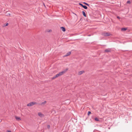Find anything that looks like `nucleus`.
<instances>
[{
    "label": "nucleus",
    "mask_w": 132,
    "mask_h": 132,
    "mask_svg": "<svg viewBox=\"0 0 132 132\" xmlns=\"http://www.w3.org/2000/svg\"><path fill=\"white\" fill-rule=\"evenodd\" d=\"M37 103L35 102H31L28 104H27V106H32L34 104H37Z\"/></svg>",
    "instance_id": "nucleus-1"
},
{
    "label": "nucleus",
    "mask_w": 132,
    "mask_h": 132,
    "mask_svg": "<svg viewBox=\"0 0 132 132\" xmlns=\"http://www.w3.org/2000/svg\"><path fill=\"white\" fill-rule=\"evenodd\" d=\"M102 35L104 36H110L111 34L109 32H104L102 33Z\"/></svg>",
    "instance_id": "nucleus-2"
},
{
    "label": "nucleus",
    "mask_w": 132,
    "mask_h": 132,
    "mask_svg": "<svg viewBox=\"0 0 132 132\" xmlns=\"http://www.w3.org/2000/svg\"><path fill=\"white\" fill-rule=\"evenodd\" d=\"M38 114V115L41 117H44V115L42 114L41 113H39Z\"/></svg>",
    "instance_id": "nucleus-3"
},
{
    "label": "nucleus",
    "mask_w": 132,
    "mask_h": 132,
    "mask_svg": "<svg viewBox=\"0 0 132 132\" xmlns=\"http://www.w3.org/2000/svg\"><path fill=\"white\" fill-rule=\"evenodd\" d=\"M104 52H111L110 49V48L106 49L105 50Z\"/></svg>",
    "instance_id": "nucleus-4"
},
{
    "label": "nucleus",
    "mask_w": 132,
    "mask_h": 132,
    "mask_svg": "<svg viewBox=\"0 0 132 132\" xmlns=\"http://www.w3.org/2000/svg\"><path fill=\"white\" fill-rule=\"evenodd\" d=\"M71 53V52H68L66 54L64 55L63 56L64 57H66L67 56L69 55Z\"/></svg>",
    "instance_id": "nucleus-5"
},
{
    "label": "nucleus",
    "mask_w": 132,
    "mask_h": 132,
    "mask_svg": "<svg viewBox=\"0 0 132 132\" xmlns=\"http://www.w3.org/2000/svg\"><path fill=\"white\" fill-rule=\"evenodd\" d=\"M84 72V71H79L78 74L79 75H80L82 74Z\"/></svg>",
    "instance_id": "nucleus-6"
},
{
    "label": "nucleus",
    "mask_w": 132,
    "mask_h": 132,
    "mask_svg": "<svg viewBox=\"0 0 132 132\" xmlns=\"http://www.w3.org/2000/svg\"><path fill=\"white\" fill-rule=\"evenodd\" d=\"M63 74V72H62V71L57 73V74L58 75L59 77V76H61Z\"/></svg>",
    "instance_id": "nucleus-7"
},
{
    "label": "nucleus",
    "mask_w": 132,
    "mask_h": 132,
    "mask_svg": "<svg viewBox=\"0 0 132 132\" xmlns=\"http://www.w3.org/2000/svg\"><path fill=\"white\" fill-rule=\"evenodd\" d=\"M46 103V101H44V102H42L40 103L39 104L41 105H44Z\"/></svg>",
    "instance_id": "nucleus-8"
},
{
    "label": "nucleus",
    "mask_w": 132,
    "mask_h": 132,
    "mask_svg": "<svg viewBox=\"0 0 132 132\" xmlns=\"http://www.w3.org/2000/svg\"><path fill=\"white\" fill-rule=\"evenodd\" d=\"M60 28L62 30V31H63L64 32L65 31V29L64 27H61Z\"/></svg>",
    "instance_id": "nucleus-9"
},
{
    "label": "nucleus",
    "mask_w": 132,
    "mask_h": 132,
    "mask_svg": "<svg viewBox=\"0 0 132 132\" xmlns=\"http://www.w3.org/2000/svg\"><path fill=\"white\" fill-rule=\"evenodd\" d=\"M59 77V76L57 74L55 76L53 77H52V79H54L55 78H56L57 77Z\"/></svg>",
    "instance_id": "nucleus-10"
},
{
    "label": "nucleus",
    "mask_w": 132,
    "mask_h": 132,
    "mask_svg": "<svg viewBox=\"0 0 132 132\" xmlns=\"http://www.w3.org/2000/svg\"><path fill=\"white\" fill-rule=\"evenodd\" d=\"M68 68H66L65 69H64V70H63V71H62V72H63V74L64 73H65V72L68 71Z\"/></svg>",
    "instance_id": "nucleus-11"
},
{
    "label": "nucleus",
    "mask_w": 132,
    "mask_h": 132,
    "mask_svg": "<svg viewBox=\"0 0 132 132\" xmlns=\"http://www.w3.org/2000/svg\"><path fill=\"white\" fill-rule=\"evenodd\" d=\"M15 118L17 120L19 121L21 120L20 118L18 117L17 116H15Z\"/></svg>",
    "instance_id": "nucleus-12"
},
{
    "label": "nucleus",
    "mask_w": 132,
    "mask_h": 132,
    "mask_svg": "<svg viewBox=\"0 0 132 132\" xmlns=\"http://www.w3.org/2000/svg\"><path fill=\"white\" fill-rule=\"evenodd\" d=\"M127 29L126 28H122L121 29V30L122 31H125Z\"/></svg>",
    "instance_id": "nucleus-13"
},
{
    "label": "nucleus",
    "mask_w": 132,
    "mask_h": 132,
    "mask_svg": "<svg viewBox=\"0 0 132 132\" xmlns=\"http://www.w3.org/2000/svg\"><path fill=\"white\" fill-rule=\"evenodd\" d=\"M82 12L83 16L86 17V15L85 12L84 11H82Z\"/></svg>",
    "instance_id": "nucleus-14"
},
{
    "label": "nucleus",
    "mask_w": 132,
    "mask_h": 132,
    "mask_svg": "<svg viewBox=\"0 0 132 132\" xmlns=\"http://www.w3.org/2000/svg\"><path fill=\"white\" fill-rule=\"evenodd\" d=\"M9 12L8 11H7L6 13V15L7 16H10V13H8Z\"/></svg>",
    "instance_id": "nucleus-15"
},
{
    "label": "nucleus",
    "mask_w": 132,
    "mask_h": 132,
    "mask_svg": "<svg viewBox=\"0 0 132 132\" xmlns=\"http://www.w3.org/2000/svg\"><path fill=\"white\" fill-rule=\"evenodd\" d=\"M94 120L97 121H99V119L97 117H96L94 119Z\"/></svg>",
    "instance_id": "nucleus-16"
},
{
    "label": "nucleus",
    "mask_w": 132,
    "mask_h": 132,
    "mask_svg": "<svg viewBox=\"0 0 132 132\" xmlns=\"http://www.w3.org/2000/svg\"><path fill=\"white\" fill-rule=\"evenodd\" d=\"M82 7L85 9H87V7L86 5H83Z\"/></svg>",
    "instance_id": "nucleus-17"
},
{
    "label": "nucleus",
    "mask_w": 132,
    "mask_h": 132,
    "mask_svg": "<svg viewBox=\"0 0 132 132\" xmlns=\"http://www.w3.org/2000/svg\"><path fill=\"white\" fill-rule=\"evenodd\" d=\"M83 3L85 4L86 5L88 6H89V4H88L87 3H86L85 2H83Z\"/></svg>",
    "instance_id": "nucleus-18"
},
{
    "label": "nucleus",
    "mask_w": 132,
    "mask_h": 132,
    "mask_svg": "<svg viewBox=\"0 0 132 132\" xmlns=\"http://www.w3.org/2000/svg\"><path fill=\"white\" fill-rule=\"evenodd\" d=\"M91 113V112L90 111H89L88 112V115H89Z\"/></svg>",
    "instance_id": "nucleus-19"
},
{
    "label": "nucleus",
    "mask_w": 132,
    "mask_h": 132,
    "mask_svg": "<svg viewBox=\"0 0 132 132\" xmlns=\"http://www.w3.org/2000/svg\"><path fill=\"white\" fill-rule=\"evenodd\" d=\"M127 4H130V1H127Z\"/></svg>",
    "instance_id": "nucleus-20"
},
{
    "label": "nucleus",
    "mask_w": 132,
    "mask_h": 132,
    "mask_svg": "<svg viewBox=\"0 0 132 132\" xmlns=\"http://www.w3.org/2000/svg\"><path fill=\"white\" fill-rule=\"evenodd\" d=\"M47 128L48 129H50V125H47Z\"/></svg>",
    "instance_id": "nucleus-21"
},
{
    "label": "nucleus",
    "mask_w": 132,
    "mask_h": 132,
    "mask_svg": "<svg viewBox=\"0 0 132 132\" xmlns=\"http://www.w3.org/2000/svg\"><path fill=\"white\" fill-rule=\"evenodd\" d=\"M8 24H9L8 23H7L6 24H5L4 26H7L8 25Z\"/></svg>",
    "instance_id": "nucleus-22"
},
{
    "label": "nucleus",
    "mask_w": 132,
    "mask_h": 132,
    "mask_svg": "<svg viewBox=\"0 0 132 132\" xmlns=\"http://www.w3.org/2000/svg\"><path fill=\"white\" fill-rule=\"evenodd\" d=\"M79 4L81 5V6L82 7V6H83V5L81 3H79Z\"/></svg>",
    "instance_id": "nucleus-23"
},
{
    "label": "nucleus",
    "mask_w": 132,
    "mask_h": 132,
    "mask_svg": "<svg viewBox=\"0 0 132 132\" xmlns=\"http://www.w3.org/2000/svg\"><path fill=\"white\" fill-rule=\"evenodd\" d=\"M117 18L119 19H120V17L119 16H117Z\"/></svg>",
    "instance_id": "nucleus-24"
},
{
    "label": "nucleus",
    "mask_w": 132,
    "mask_h": 132,
    "mask_svg": "<svg viewBox=\"0 0 132 132\" xmlns=\"http://www.w3.org/2000/svg\"><path fill=\"white\" fill-rule=\"evenodd\" d=\"M7 132H11V131L10 130H7Z\"/></svg>",
    "instance_id": "nucleus-25"
},
{
    "label": "nucleus",
    "mask_w": 132,
    "mask_h": 132,
    "mask_svg": "<svg viewBox=\"0 0 132 132\" xmlns=\"http://www.w3.org/2000/svg\"><path fill=\"white\" fill-rule=\"evenodd\" d=\"M51 31H52V30H49V32H51Z\"/></svg>",
    "instance_id": "nucleus-26"
},
{
    "label": "nucleus",
    "mask_w": 132,
    "mask_h": 132,
    "mask_svg": "<svg viewBox=\"0 0 132 132\" xmlns=\"http://www.w3.org/2000/svg\"><path fill=\"white\" fill-rule=\"evenodd\" d=\"M90 36V35H88V36Z\"/></svg>",
    "instance_id": "nucleus-27"
}]
</instances>
